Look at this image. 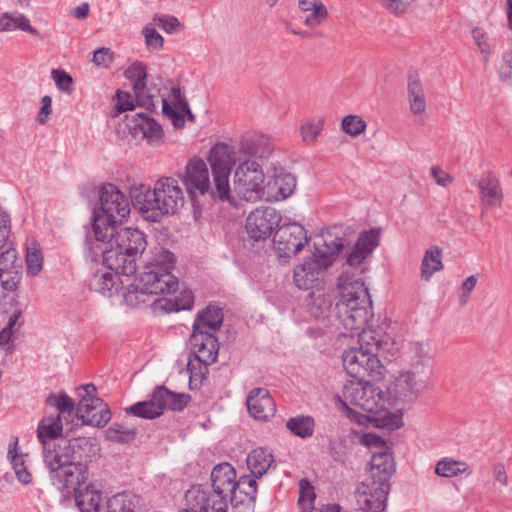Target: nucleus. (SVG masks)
<instances>
[{
  "mask_svg": "<svg viewBox=\"0 0 512 512\" xmlns=\"http://www.w3.org/2000/svg\"><path fill=\"white\" fill-rule=\"evenodd\" d=\"M337 288L340 296L335 306L338 321L346 330L359 332V348L372 350V354L378 356L383 345L380 334L365 328L373 313L372 301L364 281L344 271L337 279Z\"/></svg>",
  "mask_w": 512,
  "mask_h": 512,
  "instance_id": "1",
  "label": "nucleus"
},
{
  "mask_svg": "<svg viewBox=\"0 0 512 512\" xmlns=\"http://www.w3.org/2000/svg\"><path fill=\"white\" fill-rule=\"evenodd\" d=\"M207 160L211 166L214 188L211 187L209 169L206 162L198 157L191 158L186 165L183 183L191 199L197 195L209 194L222 201L230 198L229 177L236 163L233 147L225 143H216L209 151Z\"/></svg>",
  "mask_w": 512,
  "mask_h": 512,
  "instance_id": "2",
  "label": "nucleus"
},
{
  "mask_svg": "<svg viewBox=\"0 0 512 512\" xmlns=\"http://www.w3.org/2000/svg\"><path fill=\"white\" fill-rule=\"evenodd\" d=\"M130 198L134 208L151 222L175 214L184 204V193L178 181L172 177L159 179L153 190L145 185L134 186L130 189Z\"/></svg>",
  "mask_w": 512,
  "mask_h": 512,
  "instance_id": "3",
  "label": "nucleus"
},
{
  "mask_svg": "<svg viewBox=\"0 0 512 512\" xmlns=\"http://www.w3.org/2000/svg\"><path fill=\"white\" fill-rule=\"evenodd\" d=\"M395 470V461L390 450L373 452L369 478L363 483L362 490L363 501L371 512H382L385 509L390 490L389 481Z\"/></svg>",
  "mask_w": 512,
  "mask_h": 512,
  "instance_id": "4",
  "label": "nucleus"
},
{
  "mask_svg": "<svg viewBox=\"0 0 512 512\" xmlns=\"http://www.w3.org/2000/svg\"><path fill=\"white\" fill-rule=\"evenodd\" d=\"M96 450L97 445L90 438L58 439L56 443L43 447V461L51 476L53 470H60L76 459H89Z\"/></svg>",
  "mask_w": 512,
  "mask_h": 512,
  "instance_id": "5",
  "label": "nucleus"
},
{
  "mask_svg": "<svg viewBox=\"0 0 512 512\" xmlns=\"http://www.w3.org/2000/svg\"><path fill=\"white\" fill-rule=\"evenodd\" d=\"M130 213L128 198L114 184L103 185L100 190V212L94 213L93 230L96 239H103L106 225H116Z\"/></svg>",
  "mask_w": 512,
  "mask_h": 512,
  "instance_id": "6",
  "label": "nucleus"
},
{
  "mask_svg": "<svg viewBox=\"0 0 512 512\" xmlns=\"http://www.w3.org/2000/svg\"><path fill=\"white\" fill-rule=\"evenodd\" d=\"M190 399L188 394L176 393L160 385L153 390L149 400L137 402L126 407L124 411L128 415L152 420L163 415L166 409L182 411Z\"/></svg>",
  "mask_w": 512,
  "mask_h": 512,
  "instance_id": "7",
  "label": "nucleus"
},
{
  "mask_svg": "<svg viewBox=\"0 0 512 512\" xmlns=\"http://www.w3.org/2000/svg\"><path fill=\"white\" fill-rule=\"evenodd\" d=\"M233 156L235 152L233 151ZM240 161L234 172V188L240 198L246 201H261L266 177L262 166L255 160Z\"/></svg>",
  "mask_w": 512,
  "mask_h": 512,
  "instance_id": "8",
  "label": "nucleus"
},
{
  "mask_svg": "<svg viewBox=\"0 0 512 512\" xmlns=\"http://www.w3.org/2000/svg\"><path fill=\"white\" fill-rule=\"evenodd\" d=\"M343 397L347 402L369 413L380 412L385 405L384 392L363 379L348 381L343 387Z\"/></svg>",
  "mask_w": 512,
  "mask_h": 512,
  "instance_id": "9",
  "label": "nucleus"
},
{
  "mask_svg": "<svg viewBox=\"0 0 512 512\" xmlns=\"http://www.w3.org/2000/svg\"><path fill=\"white\" fill-rule=\"evenodd\" d=\"M80 401L76 408L77 417L85 425L96 427L105 426L111 419L109 406L99 397L95 396L96 387L86 384L80 387Z\"/></svg>",
  "mask_w": 512,
  "mask_h": 512,
  "instance_id": "10",
  "label": "nucleus"
},
{
  "mask_svg": "<svg viewBox=\"0 0 512 512\" xmlns=\"http://www.w3.org/2000/svg\"><path fill=\"white\" fill-rule=\"evenodd\" d=\"M342 361L347 374L355 379L381 374L382 365L378 356L372 354V350L366 351L359 347L346 349L342 355Z\"/></svg>",
  "mask_w": 512,
  "mask_h": 512,
  "instance_id": "11",
  "label": "nucleus"
},
{
  "mask_svg": "<svg viewBox=\"0 0 512 512\" xmlns=\"http://www.w3.org/2000/svg\"><path fill=\"white\" fill-rule=\"evenodd\" d=\"M307 242L308 236L305 228L296 222L279 226L273 238L274 248L279 257L285 258L296 255Z\"/></svg>",
  "mask_w": 512,
  "mask_h": 512,
  "instance_id": "12",
  "label": "nucleus"
},
{
  "mask_svg": "<svg viewBox=\"0 0 512 512\" xmlns=\"http://www.w3.org/2000/svg\"><path fill=\"white\" fill-rule=\"evenodd\" d=\"M191 354L189 356L188 368L191 372V379L197 374L193 372V361L203 364L205 368L217 360L219 344L214 334L194 330L189 338ZM192 380L190 381V383Z\"/></svg>",
  "mask_w": 512,
  "mask_h": 512,
  "instance_id": "13",
  "label": "nucleus"
},
{
  "mask_svg": "<svg viewBox=\"0 0 512 512\" xmlns=\"http://www.w3.org/2000/svg\"><path fill=\"white\" fill-rule=\"evenodd\" d=\"M87 459H76L60 470H53L49 476L51 483L65 495H70L84 486L88 481Z\"/></svg>",
  "mask_w": 512,
  "mask_h": 512,
  "instance_id": "14",
  "label": "nucleus"
},
{
  "mask_svg": "<svg viewBox=\"0 0 512 512\" xmlns=\"http://www.w3.org/2000/svg\"><path fill=\"white\" fill-rule=\"evenodd\" d=\"M280 213L273 207L262 206L251 211L246 218L245 229L255 241L269 238L281 222Z\"/></svg>",
  "mask_w": 512,
  "mask_h": 512,
  "instance_id": "15",
  "label": "nucleus"
},
{
  "mask_svg": "<svg viewBox=\"0 0 512 512\" xmlns=\"http://www.w3.org/2000/svg\"><path fill=\"white\" fill-rule=\"evenodd\" d=\"M103 235H106V237L96 240L103 243H113L136 257L141 255L147 246L146 235L136 228L124 227L118 229L116 225H106Z\"/></svg>",
  "mask_w": 512,
  "mask_h": 512,
  "instance_id": "16",
  "label": "nucleus"
},
{
  "mask_svg": "<svg viewBox=\"0 0 512 512\" xmlns=\"http://www.w3.org/2000/svg\"><path fill=\"white\" fill-rule=\"evenodd\" d=\"M207 486H192L185 494L186 506L194 512H227L228 501Z\"/></svg>",
  "mask_w": 512,
  "mask_h": 512,
  "instance_id": "17",
  "label": "nucleus"
},
{
  "mask_svg": "<svg viewBox=\"0 0 512 512\" xmlns=\"http://www.w3.org/2000/svg\"><path fill=\"white\" fill-rule=\"evenodd\" d=\"M257 477L249 474L242 475L234 483L231 494V504L239 512H255L257 499Z\"/></svg>",
  "mask_w": 512,
  "mask_h": 512,
  "instance_id": "18",
  "label": "nucleus"
},
{
  "mask_svg": "<svg viewBox=\"0 0 512 512\" xmlns=\"http://www.w3.org/2000/svg\"><path fill=\"white\" fill-rule=\"evenodd\" d=\"M101 249L103 264L116 274L132 276L136 273V256L126 252L124 249L113 243Z\"/></svg>",
  "mask_w": 512,
  "mask_h": 512,
  "instance_id": "19",
  "label": "nucleus"
},
{
  "mask_svg": "<svg viewBox=\"0 0 512 512\" xmlns=\"http://www.w3.org/2000/svg\"><path fill=\"white\" fill-rule=\"evenodd\" d=\"M329 267V261L324 263L314 254L295 266L293 282L301 290H308L319 280L322 273Z\"/></svg>",
  "mask_w": 512,
  "mask_h": 512,
  "instance_id": "20",
  "label": "nucleus"
},
{
  "mask_svg": "<svg viewBox=\"0 0 512 512\" xmlns=\"http://www.w3.org/2000/svg\"><path fill=\"white\" fill-rule=\"evenodd\" d=\"M137 281L141 289L153 295L172 293L178 288V279L172 273H162L155 268H145Z\"/></svg>",
  "mask_w": 512,
  "mask_h": 512,
  "instance_id": "21",
  "label": "nucleus"
},
{
  "mask_svg": "<svg viewBox=\"0 0 512 512\" xmlns=\"http://www.w3.org/2000/svg\"><path fill=\"white\" fill-rule=\"evenodd\" d=\"M296 178L291 173L273 175L265 183L261 201L278 202L292 195L296 188Z\"/></svg>",
  "mask_w": 512,
  "mask_h": 512,
  "instance_id": "22",
  "label": "nucleus"
},
{
  "mask_svg": "<svg viewBox=\"0 0 512 512\" xmlns=\"http://www.w3.org/2000/svg\"><path fill=\"white\" fill-rule=\"evenodd\" d=\"M246 404L250 415L256 420H268L276 412L274 400L266 388L252 389L247 397Z\"/></svg>",
  "mask_w": 512,
  "mask_h": 512,
  "instance_id": "23",
  "label": "nucleus"
},
{
  "mask_svg": "<svg viewBox=\"0 0 512 512\" xmlns=\"http://www.w3.org/2000/svg\"><path fill=\"white\" fill-rule=\"evenodd\" d=\"M345 244L346 238L339 236L335 230L329 229L314 243L313 254L323 263L328 260L331 266L335 256L345 247Z\"/></svg>",
  "mask_w": 512,
  "mask_h": 512,
  "instance_id": "24",
  "label": "nucleus"
},
{
  "mask_svg": "<svg viewBox=\"0 0 512 512\" xmlns=\"http://www.w3.org/2000/svg\"><path fill=\"white\" fill-rule=\"evenodd\" d=\"M237 475L235 468L227 462L219 463L211 471V490L221 493L227 500L231 498Z\"/></svg>",
  "mask_w": 512,
  "mask_h": 512,
  "instance_id": "25",
  "label": "nucleus"
},
{
  "mask_svg": "<svg viewBox=\"0 0 512 512\" xmlns=\"http://www.w3.org/2000/svg\"><path fill=\"white\" fill-rule=\"evenodd\" d=\"M378 245L377 234L371 230L361 234L347 255L346 263L349 267H359Z\"/></svg>",
  "mask_w": 512,
  "mask_h": 512,
  "instance_id": "26",
  "label": "nucleus"
},
{
  "mask_svg": "<svg viewBox=\"0 0 512 512\" xmlns=\"http://www.w3.org/2000/svg\"><path fill=\"white\" fill-rule=\"evenodd\" d=\"M334 300L332 292L316 289L309 294L306 300L307 310L313 318L325 319L330 315Z\"/></svg>",
  "mask_w": 512,
  "mask_h": 512,
  "instance_id": "27",
  "label": "nucleus"
},
{
  "mask_svg": "<svg viewBox=\"0 0 512 512\" xmlns=\"http://www.w3.org/2000/svg\"><path fill=\"white\" fill-rule=\"evenodd\" d=\"M223 320L224 314L222 309L215 305H208L197 314L192 328L214 334L220 329Z\"/></svg>",
  "mask_w": 512,
  "mask_h": 512,
  "instance_id": "28",
  "label": "nucleus"
},
{
  "mask_svg": "<svg viewBox=\"0 0 512 512\" xmlns=\"http://www.w3.org/2000/svg\"><path fill=\"white\" fill-rule=\"evenodd\" d=\"M62 431L63 425L61 416H49L43 418L38 423L37 437L42 447H46L48 444H54L58 439H62Z\"/></svg>",
  "mask_w": 512,
  "mask_h": 512,
  "instance_id": "29",
  "label": "nucleus"
},
{
  "mask_svg": "<svg viewBox=\"0 0 512 512\" xmlns=\"http://www.w3.org/2000/svg\"><path fill=\"white\" fill-rule=\"evenodd\" d=\"M74 499L81 512H99L102 493L93 484L86 483L74 492Z\"/></svg>",
  "mask_w": 512,
  "mask_h": 512,
  "instance_id": "30",
  "label": "nucleus"
},
{
  "mask_svg": "<svg viewBox=\"0 0 512 512\" xmlns=\"http://www.w3.org/2000/svg\"><path fill=\"white\" fill-rule=\"evenodd\" d=\"M274 462V456L271 451L258 447L253 449L246 458L247 467L251 475L262 478Z\"/></svg>",
  "mask_w": 512,
  "mask_h": 512,
  "instance_id": "31",
  "label": "nucleus"
},
{
  "mask_svg": "<svg viewBox=\"0 0 512 512\" xmlns=\"http://www.w3.org/2000/svg\"><path fill=\"white\" fill-rule=\"evenodd\" d=\"M480 197L482 204L488 207L500 205L502 200V190L499 180L488 173L479 181Z\"/></svg>",
  "mask_w": 512,
  "mask_h": 512,
  "instance_id": "32",
  "label": "nucleus"
},
{
  "mask_svg": "<svg viewBox=\"0 0 512 512\" xmlns=\"http://www.w3.org/2000/svg\"><path fill=\"white\" fill-rule=\"evenodd\" d=\"M428 383L429 379H426L425 376H418L406 371L400 376L397 387L405 397L414 399L427 387Z\"/></svg>",
  "mask_w": 512,
  "mask_h": 512,
  "instance_id": "33",
  "label": "nucleus"
},
{
  "mask_svg": "<svg viewBox=\"0 0 512 512\" xmlns=\"http://www.w3.org/2000/svg\"><path fill=\"white\" fill-rule=\"evenodd\" d=\"M133 128L139 130L143 137L150 142H158L163 137L161 125L153 118L145 116L143 113H137L132 117Z\"/></svg>",
  "mask_w": 512,
  "mask_h": 512,
  "instance_id": "34",
  "label": "nucleus"
},
{
  "mask_svg": "<svg viewBox=\"0 0 512 512\" xmlns=\"http://www.w3.org/2000/svg\"><path fill=\"white\" fill-rule=\"evenodd\" d=\"M174 254L164 247H154L146 261L145 268H155L162 273H171L175 265Z\"/></svg>",
  "mask_w": 512,
  "mask_h": 512,
  "instance_id": "35",
  "label": "nucleus"
},
{
  "mask_svg": "<svg viewBox=\"0 0 512 512\" xmlns=\"http://www.w3.org/2000/svg\"><path fill=\"white\" fill-rule=\"evenodd\" d=\"M408 372L430 379L432 374L430 355L428 349L422 344L417 343L413 346V356L410 359V369Z\"/></svg>",
  "mask_w": 512,
  "mask_h": 512,
  "instance_id": "36",
  "label": "nucleus"
},
{
  "mask_svg": "<svg viewBox=\"0 0 512 512\" xmlns=\"http://www.w3.org/2000/svg\"><path fill=\"white\" fill-rule=\"evenodd\" d=\"M16 29H20L31 35H39L38 30L30 25L29 19L24 14L6 12L0 15V32L14 31Z\"/></svg>",
  "mask_w": 512,
  "mask_h": 512,
  "instance_id": "37",
  "label": "nucleus"
},
{
  "mask_svg": "<svg viewBox=\"0 0 512 512\" xmlns=\"http://www.w3.org/2000/svg\"><path fill=\"white\" fill-rule=\"evenodd\" d=\"M410 110L415 115H420L426 110V98L421 82L410 76L407 85Z\"/></svg>",
  "mask_w": 512,
  "mask_h": 512,
  "instance_id": "38",
  "label": "nucleus"
},
{
  "mask_svg": "<svg viewBox=\"0 0 512 512\" xmlns=\"http://www.w3.org/2000/svg\"><path fill=\"white\" fill-rule=\"evenodd\" d=\"M18 437H13L9 444L7 456L11 461L17 479L27 485L32 482L31 473L27 470L22 454H18Z\"/></svg>",
  "mask_w": 512,
  "mask_h": 512,
  "instance_id": "39",
  "label": "nucleus"
},
{
  "mask_svg": "<svg viewBox=\"0 0 512 512\" xmlns=\"http://www.w3.org/2000/svg\"><path fill=\"white\" fill-rule=\"evenodd\" d=\"M286 428L291 434L305 439L313 435L315 421L311 416L297 415L286 421Z\"/></svg>",
  "mask_w": 512,
  "mask_h": 512,
  "instance_id": "40",
  "label": "nucleus"
},
{
  "mask_svg": "<svg viewBox=\"0 0 512 512\" xmlns=\"http://www.w3.org/2000/svg\"><path fill=\"white\" fill-rule=\"evenodd\" d=\"M441 256L442 250L437 246L431 247L425 252L421 263V278L423 280H429L435 272L442 270Z\"/></svg>",
  "mask_w": 512,
  "mask_h": 512,
  "instance_id": "41",
  "label": "nucleus"
},
{
  "mask_svg": "<svg viewBox=\"0 0 512 512\" xmlns=\"http://www.w3.org/2000/svg\"><path fill=\"white\" fill-rule=\"evenodd\" d=\"M137 432V428L135 427H129L126 424L113 423L105 431V435L107 440L111 442L128 444L134 441Z\"/></svg>",
  "mask_w": 512,
  "mask_h": 512,
  "instance_id": "42",
  "label": "nucleus"
},
{
  "mask_svg": "<svg viewBox=\"0 0 512 512\" xmlns=\"http://www.w3.org/2000/svg\"><path fill=\"white\" fill-rule=\"evenodd\" d=\"M125 76L132 82L135 96H142L147 85L146 66L141 62H135L126 69Z\"/></svg>",
  "mask_w": 512,
  "mask_h": 512,
  "instance_id": "43",
  "label": "nucleus"
},
{
  "mask_svg": "<svg viewBox=\"0 0 512 512\" xmlns=\"http://www.w3.org/2000/svg\"><path fill=\"white\" fill-rule=\"evenodd\" d=\"M117 276L111 272H96L89 281V286L95 292L104 296H111L112 290L116 286Z\"/></svg>",
  "mask_w": 512,
  "mask_h": 512,
  "instance_id": "44",
  "label": "nucleus"
},
{
  "mask_svg": "<svg viewBox=\"0 0 512 512\" xmlns=\"http://www.w3.org/2000/svg\"><path fill=\"white\" fill-rule=\"evenodd\" d=\"M139 499L136 495L122 492L108 500V512H134Z\"/></svg>",
  "mask_w": 512,
  "mask_h": 512,
  "instance_id": "45",
  "label": "nucleus"
},
{
  "mask_svg": "<svg viewBox=\"0 0 512 512\" xmlns=\"http://www.w3.org/2000/svg\"><path fill=\"white\" fill-rule=\"evenodd\" d=\"M468 464L464 461L454 460L451 458H444L439 460L435 467V473L438 476L450 478L459 474L467 473Z\"/></svg>",
  "mask_w": 512,
  "mask_h": 512,
  "instance_id": "46",
  "label": "nucleus"
},
{
  "mask_svg": "<svg viewBox=\"0 0 512 512\" xmlns=\"http://www.w3.org/2000/svg\"><path fill=\"white\" fill-rule=\"evenodd\" d=\"M152 293L144 291L140 288V282L137 281L135 285H131L125 293V301L129 306L139 307L141 305H148L151 302Z\"/></svg>",
  "mask_w": 512,
  "mask_h": 512,
  "instance_id": "47",
  "label": "nucleus"
},
{
  "mask_svg": "<svg viewBox=\"0 0 512 512\" xmlns=\"http://www.w3.org/2000/svg\"><path fill=\"white\" fill-rule=\"evenodd\" d=\"M46 404L55 407L60 413L63 414H71L75 409L74 400L65 392H61L59 394H49V396L46 398Z\"/></svg>",
  "mask_w": 512,
  "mask_h": 512,
  "instance_id": "48",
  "label": "nucleus"
},
{
  "mask_svg": "<svg viewBox=\"0 0 512 512\" xmlns=\"http://www.w3.org/2000/svg\"><path fill=\"white\" fill-rule=\"evenodd\" d=\"M17 254L12 247H0V272L17 274Z\"/></svg>",
  "mask_w": 512,
  "mask_h": 512,
  "instance_id": "49",
  "label": "nucleus"
},
{
  "mask_svg": "<svg viewBox=\"0 0 512 512\" xmlns=\"http://www.w3.org/2000/svg\"><path fill=\"white\" fill-rule=\"evenodd\" d=\"M315 497L314 487L310 482L307 479L300 480L298 504L300 505L301 510L313 508L312 504Z\"/></svg>",
  "mask_w": 512,
  "mask_h": 512,
  "instance_id": "50",
  "label": "nucleus"
},
{
  "mask_svg": "<svg viewBox=\"0 0 512 512\" xmlns=\"http://www.w3.org/2000/svg\"><path fill=\"white\" fill-rule=\"evenodd\" d=\"M341 128L346 134L356 137L365 130L366 122L360 116L348 115L342 119Z\"/></svg>",
  "mask_w": 512,
  "mask_h": 512,
  "instance_id": "51",
  "label": "nucleus"
},
{
  "mask_svg": "<svg viewBox=\"0 0 512 512\" xmlns=\"http://www.w3.org/2000/svg\"><path fill=\"white\" fill-rule=\"evenodd\" d=\"M472 38L480 53L484 55V60L487 61L491 53L488 34L482 28L477 27L472 30Z\"/></svg>",
  "mask_w": 512,
  "mask_h": 512,
  "instance_id": "52",
  "label": "nucleus"
},
{
  "mask_svg": "<svg viewBox=\"0 0 512 512\" xmlns=\"http://www.w3.org/2000/svg\"><path fill=\"white\" fill-rule=\"evenodd\" d=\"M43 258L41 251L35 247L28 248L26 254L27 271L31 275H37L42 269Z\"/></svg>",
  "mask_w": 512,
  "mask_h": 512,
  "instance_id": "53",
  "label": "nucleus"
},
{
  "mask_svg": "<svg viewBox=\"0 0 512 512\" xmlns=\"http://www.w3.org/2000/svg\"><path fill=\"white\" fill-rule=\"evenodd\" d=\"M51 75L57 88L60 91L67 94H70L73 91V78L66 71L61 69H53Z\"/></svg>",
  "mask_w": 512,
  "mask_h": 512,
  "instance_id": "54",
  "label": "nucleus"
},
{
  "mask_svg": "<svg viewBox=\"0 0 512 512\" xmlns=\"http://www.w3.org/2000/svg\"><path fill=\"white\" fill-rule=\"evenodd\" d=\"M323 129L321 121L308 122L300 127V134L304 142H315Z\"/></svg>",
  "mask_w": 512,
  "mask_h": 512,
  "instance_id": "55",
  "label": "nucleus"
},
{
  "mask_svg": "<svg viewBox=\"0 0 512 512\" xmlns=\"http://www.w3.org/2000/svg\"><path fill=\"white\" fill-rule=\"evenodd\" d=\"M143 34L145 37V43L149 50L159 51L163 48L164 39L152 27H144Z\"/></svg>",
  "mask_w": 512,
  "mask_h": 512,
  "instance_id": "56",
  "label": "nucleus"
},
{
  "mask_svg": "<svg viewBox=\"0 0 512 512\" xmlns=\"http://www.w3.org/2000/svg\"><path fill=\"white\" fill-rule=\"evenodd\" d=\"M153 21L168 34L174 33L181 26L178 18L172 15H156Z\"/></svg>",
  "mask_w": 512,
  "mask_h": 512,
  "instance_id": "57",
  "label": "nucleus"
},
{
  "mask_svg": "<svg viewBox=\"0 0 512 512\" xmlns=\"http://www.w3.org/2000/svg\"><path fill=\"white\" fill-rule=\"evenodd\" d=\"M329 453L335 461H343L346 455V440L333 438L329 440Z\"/></svg>",
  "mask_w": 512,
  "mask_h": 512,
  "instance_id": "58",
  "label": "nucleus"
},
{
  "mask_svg": "<svg viewBox=\"0 0 512 512\" xmlns=\"http://www.w3.org/2000/svg\"><path fill=\"white\" fill-rule=\"evenodd\" d=\"M162 110L163 113L168 116L172 122L173 125L176 128H182L184 126V116L183 113L180 110H175L168 102L167 99L162 100Z\"/></svg>",
  "mask_w": 512,
  "mask_h": 512,
  "instance_id": "59",
  "label": "nucleus"
},
{
  "mask_svg": "<svg viewBox=\"0 0 512 512\" xmlns=\"http://www.w3.org/2000/svg\"><path fill=\"white\" fill-rule=\"evenodd\" d=\"M385 9L393 14H402L411 5V0H377Z\"/></svg>",
  "mask_w": 512,
  "mask_h": 512,
  "instance_id": "60",
  "label": "nucleus"
},
{
  "mask_svg": "<svg viewBox=\"0 0 512 512\" xmlns=\"http://www.w3.org/2000/svg\"><path fill=\"white\" fill-rule=\"evenodd\" d=\"M194 295L191 290H184L179 296L175 297L172 309L176 311L189 310L193 307Z\"/></svg>",
  "mask_w": 512,
  "mask_h": 512,
  "instance_id": "61",
  "label": "nucleus"
},
{
  "mask_svg": "<svg viewBox=\"0 0 512 512\" xmlns=\"http://www.w3.org/2000/svg\"><path fill=\"white\" fill-rule=\"evenodd\" d=\"M308 12L309 14L305 17V23L311 27L321 24L328 14L327 9L323 4L318 5L316 9Z\"/></svg>",
  "mask_w": 512,
  "mask_h": 512,
  "instance_id": "62",
  "label": "nucleus"
},
{
  "mask_svg": "<svg viewBox=\"0 0 512 512\" xmlns=\"http://www.w3.org/2000/svg\"><path fill=\"white\" fill-rule=\"evenodd\" d=\"M499 75L504 82L512 85V50L505 54L503 63L499 68Z\"/></svg>",
  "mask_w": 512,
  "mask_h": 512,
  "instance_id": "63",
  "label": "nucleus"
},
{
  "mask_svg": "<svg viewBox=\"0 0 512 512\" xmlns=\"http://www.w3.org/2000/svg\"><path fill=\"white\" fill-rule=\"evenodd\" d=\"M135 105L133 102L132 95L128 92L118 91L117 92V104L116 109L118 112H126L134 110Z\"/></svg>",
  "mask_w": 512,
  "mask_h": 512,
  "instance_id": "64",
  "label": "nucleus"
}]
</instances>
